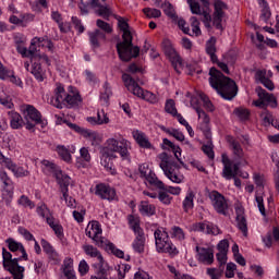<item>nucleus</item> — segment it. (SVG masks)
<instances>
[{
  "label": "nucleus",
  "instance_id": "obj_1",
  "mask_svg": "<svg viewBox=\"0 0 279 279\" xmlns=\"http://www.w3.org/2000/svg\"><path fill=\"white\" fill-rule=\"evenodd\" d=\"M130 149H132V143L125 138L116 140L109 138L106 142V147L101 149V165L110 171L111 175L117 173L114 170V166L112 165V160L117 159V155L120 154L122 160H130Z\"/></svg>",
  "mask_w": 279,
  "mask_h": 279
},
{
  "label": "nucleus",
  "instance_id": "obj_2",
  "mask_svg": "<svg viewBox=\"0 0 279 279\" xmlns=\"http://www.w3.org/2000/svg\"><path fill=\"white\" fill-rule=\"evenodd\" d=\"M118 21V27H120L122 35V41L118 43L116 46L118 56L122 62H130L132 58H138L141 53V48L132 44L133 37L132 32H130V24L119 15H113Z\"/></svg>",
  "mask_w": 279,
  "mask_h": 279
},
{
  "label": "nucleus",
  "instance_id": "obj_3",
  "mask_svg": "<svg viewBox=\"0 0 279 279\" xmlns=\"http://www.w3.org/2000/svg\"><path fill=\"white\" fill-rule=\"evenodd\" d=\"M209 75V84L211 88L217 90L222 99L232 101V99L236 97L239 87L236 86V82H234V80L223 75V73L217 70V68H210Z\"/></svg>",
  "mask_w": 279,
  "mask_h": 279
},
{
  "label": "nucleus",
  "instance_id": "obj_4",
  "mask_svg": "<svg viewBox=\"0 0 279 279\" xmlns=\"http://www.w3.org/2000/svg\"><path fill=\"white\" fill-rule=\"evenodd\" d=\"M122 81L125 88H128L130 93L135 95V97L144 99V101H148V104H158V97H156L154 93L149 90H144L142 87L138 86V82H141V78L124 73L122 74Z\"/></svg>",
  "mask_w": 279,
  "mask_h": 279
},
{
  "label": "nucleus",
  "instance_id": "obj_5",
  "mask_svg": "<svg viewBox=\"0 0 279 279\" xmlns=\"http://www.w3.org/2000/svg\"><path fill=\"white\" fill-rule=\"evenodd\" d=\"M155 245L159 254H169L170 256H178L180 253L173 242L169 241V233L157 229L154 233Z\"/></svg>",
  "mask_w": 279,
  "mask_h": 279
},
{
  "label": "nucleus",
  "instance_id": "obj_6",
  "mask_svg": "<svg viewBox=\"0 0 279 279\" xmlns=\"http://www.w3.org/2000/svg\"><path fill=\"white\" fill-rule=\"evenodd\" d=\"M24 121H25V128L26 130H29L31 132H35L36 125H41V128H45L47 123L43 121V114L36 107L32 105H25L22 108Z\"/></svg>",
  "mask_w": 279,
  "mask_h": 279
},
{
  "label": "nucleus",
  "instance_id": "obj_7",
  "mask_svg": "<svg viewBox=\"0 0 279 279\" xmlns=\"http://www.w3.org/2000/svg\"><path fill=\"white\" fill-rule=\"evenodd\" d=\"M159 158L161 160L159 167L162 169L165 175H167L171 182L180 184L182 182V175L178 174L180 173V165L175 161L169 160V155L167 153L160 154Z\"/></svg>",
  "mask_w": 279,
  "mask_h": 279
},
{
  "label": "nucleus",
  "instance_id": "obj_8",
  "mask_svg": "<svg viewBox=\"0 0 279 279\" xmlns=\"http://www.w3.org/2000/svg\"><path fill=\"white\" fill-rule=\"evenodd\" d=\"M21 257L12 258V253H10L5 247L2 248V265L5 271L15 275V279L25 278V267L19 265Z\"/></svg>",
  "mask_w": 279,
  "mask_h": 279
},
{
  "label": "nucleus",
  "instance_id": "obj_9",
  "mask_svg": "<svg viewBox=\"0 0 279 279\" xmlns=\"http://www.w3.org/2000/svg\"><path fill=\"white\" fill-rule=\"evenodd\" d=\"M58 184L60 185L63 199L70 208H75V198L69 197V184H71V177L64 174L62 170L54 172Z\"/></svg>",
  "mask_w": 279,
  "mask_h": 279
},
{
  "label": "nucleus",
  "instance_id": "obj_10",
  "mask_svg": "<svg viewBox=\"0 0 279 279\" xmlns=\"http://www.w3.org/2000/svg\"><path fill=\"white\" fill-rule=\"evenodd\" d=\"M223 10H228V4L221 0L214 1V13H213V25L215 26L220 34H223L226 29L223 27V16H226V12Z\"/></svg>",
  "mask_w": 279,
  "mask_h": 279
},
{
  "label": "nucleus",
  "instance_id": "obj_11",
  "mask_svg": "<svg viewBox=\"0 0 279 279\" xmlns=\"http://www.w3.org/2000/svg\"><path fill=\"white\" fill-rule=\"evenodd\" d=\"M206 53L210 57V60L214 64H217L223 73L227 75H230V69L228 68V64L219 61L217 58V38L215 36L210 37L206 41Z\"/></svg>",
  "mask_w": 279,
  "mask_h": 279
},
{
  "label": "nucleus",
  "instance_id": "obj_12",
  "mask_svg": "<svg viewBox=\"0 0 279 279\" xmlns=\"http://www.w3.org/2000/svg\"><path fill=\"white\" fill-rule=\"evenodd\" d=\"M83 250L87 256L97 258L98 264L93 265V267H98L97 276H99V274H108V264L104 260V256H101V252H99V250L95 248L93 245H85L83 246Z\"/></svg>",
  "mask_w": 279,
  "mask_h": 279
},
{
  "label": "nucleus",
  "instance_id": "obj_13",
  "mask_svg": "<svg viewBox=\"0 0 279 279\" xmlns=\"http://www.w3.org/2000/svg\"><path fill=\"white\" fill-rule=\"evenodd\" d=\"M256 93L259 97L258 100L254 101V106H256V108H263L264 110H267V105L265 104V101H267V104H269L271 108H278V100L276 99V96H274V94L267 93V90H265L263 87H257Z\"/></svg>",
  "mask_w": 279,
  "mask_h": 279
},
{
  "label": "nucleus",
  "instance_id": "obj_14",
  "mask_svg": "<svg viewBox=\"0 0 279 279\" xmlns=\"http://www.w3.org/2000/svg\"><path fill=\"white\" fill-rule=\"evenodd\" d=\"M209 199L213 202L214 209L218 215H223L228 217V202L226 201V196L223 194L213 191L209 193Z\"/></svg>",
  "mask_w": 279,
  "mask_h": 279
},
{
  "label": "nucleus",
  "instance_id": "obj_15",
  "mask_svg": "<svg viewBox=\"0 0 279 279\" xmlns=\"http://www.w3.org/2000/svg\"><path fill=\"white\" fill-rule=\"evenodd\" d=\"M222 165H223V170H222V178L225 180H232L235 175H241V161H238L233 163V169H232V161L228 156L222 155Z\"/></svg>",
  "mask_w": 279,
  "mask_h": 279
},
{
  "label": "nucleus",
  "instance_id": "obj_16",
  "mask_svg": "<svg viewBox=\"0 0 279 279\" xmlns=\"http://www.w3.org/2000/svg\"><path fill=\"white\" fill-rule=\"evenodd\" d=\"M197 260L202 265H213L215 263V252L210 247L196 246Z\"/></svg>",
  "mask_w": 279,
  "mask_h": 279
},
{
  "label": "nucleus",
  "instance_id": "obj_17",
  "mask_svg": "<svg viewBox=\"0 0 279 279\" xmlns=\"http://www.w3.org/2000/svg\"><path fill=\"white\" fill-rule=\"evenodd\" d=\"M194 232H203V234H214L217 236V234L221 233V230L217 228V226L210 223V222H197L193 225Z\"/></svg>",
  "mask_w": 279,
  "mask_h": 279
},
{
  "label": "nucleus",
  "instance_id": "obj_18",
  "mask_svg": "<svg viewBox=\"0 0 279 279\" xmlns=\"http://www.w3.org/2000/svg\"><path fill=\"white\" fill-rule=\"evenodd\" d=\"M227 143H229V149H231L236 160H243V158H245V153L243 151L241 143L236 141L232 135L227 136Z\"/></svg>",
  "mask_w": 279,
  "mask_h": 279
},
{
  "label": "nucleus",
  "instance_id": "obj_19",
  "mask_svg": "<svg viewBox=\"0 0 279 279\" xmlns=\"http://www.w3.org/2000/svg\"><path fill=\"white\" fill-rule=\"evenodd\" d=\"M95 193L100 199H108L109 202H112V199L117 197V192L114 191V189L107 186L106 184L96 185Z\"/></svg>",
  "mask_w": 279,
  "mask_h": 279
},
{
  "label": "nucleus",
  "instance_id": "obj_20",
  "mask_svg": "<svg viewBox=\"0 0 279 279\" xmlns=\"http://www.w3.org/2000/svg\"><path fill=\"white\" fill-rule=\"evenodd\" d=\"M235 221L238 223L239 230H241L244 236H247V219H245V209L243 206L235 207Z\"/></svg>",
  "mask_w": 279,
  "mask_h": 279
},
{
  "label": "nucleus",
  "instance_id": "obj_21",
  "mask_svg": "<svg viewBox=\"0 0 279 279\" xmlns=\"http://www.w3.org/2000/svg\"><path fill=\"white\" fill-rule=\"evenodd\" d=\"M90 231L94 233L93 241H95L98 247L105 246L108 239L101 236V227L98 221H92Z\"/></svg>",
  "mask_w": 279,
  "mask_h": 279
},
{
  "label": "nucleus",
  "instance_id": "obj_22",
  "mask_svg": "<svg viewBox=\"0 0 279 279\" xmlns=\"http://www.w3.org/2000/svg\"><path fill=\"white\" fill-rule=\"evenodd\" d=\"M89 43L94 49H99L101 47V40H106V33L100 29H95L94 32L88 33Z\"/></svg>",
  "mask_w": 279,
  "mask_h": 279
},
{
  "label": "nucleus",
  "instance_id": "obj_23",
  "mask_svg": "<svg viewBox=\"0 0 279 279\" xmlns=\"http://www.w3.org/2000/svg\"><path fill=\"white\" fill-rule=\"evenodd\" d=\"M56 98L52 100V105L56 106V108L62 109V102L66 101V92L64 90V87L61 84L57 85V88L54 89Z\"/></svg>",
  "mask_w": 279,
  "mask_h": 279
},
{
  "label": "nucleus",
  "instance_id": "obj_24",
  "mask_svg": "<svg viewBox=\"0 0 279 279\" xmlns=\"http://www.w3.org/2000/svg\"><path fill=\"white\" fill-rule=\"evenodd\" d=\"M104 250H106V252H110L111 254H113V256H117V258H124L125 260H130V255L125 256V253L119 248H117V246L114 245V243L110 242L107 240V243H105Z\"/></svg>",
  "mask_w": 279,
  "mask_h": 279
},
{
  "label": "nucleus",
  "instance_id": "obj_25",
  "mask_svg": "<svg viewBox=\"0 0 279 279\" xmlns=\"http://www.w3.org/2000/svg\"><path fill=\"white\" fill-rule=\"evenodd\" d=\"M104 250H106V252H110L111 254H113V256H117V258H124L125 260H130V255L125 256V253L119 248H117V246L114 245V243L110 242L107 240V243H105Z\"/></svg>",
  "mask_w": 279,
  "mask_h": 279
},
{
  "label": "nucleus",
  "instance_id": "obj_26",
  "mask_svg": "<svg viewBox=\"0 0 279 279\" xmlns=\"http://www.w3.org/2000/svg\"><path fill=\"white\" fill-rule=\"evenodd\" d=\"M9 117L12 130H21L25 125V121H23V117L19 112L9 111Z\"/></svg>",
  "mask_w": 279,
  "mask_h": 279
},
{
  "label": "nucleus",
  "instance_id": "obj_27",
  "mask_svg": "<svg viewBox=\"0 0 279 279\" xmlns=\"http://www.w3.org/2000/svg\"><path fill=\"white\" fill-rule=\"evenodd\" d=\"M133 138L136 141L140 147H144L145 149H151V143H149V140H147L145 133L141 131H133Z\"/></svg>",
  "mask_w": 279,
  "mask_h": 279
},
{
  "label": "nucleus",
  "instance_id": "obj_28",
  "mask_svg": "<svg viewBox=\"0 0 279 279\" xmlns=\"http://www.w3.org/2000/svg\"><path fill=\"white\" fill-rule=\"evenodd\" d=\"M69 90L72 94L66 95L65 101H66L69 108H76V106H80V104H82V96H80L78 94H75L73 92V86H70Z\"/></svg>",
  "mask_w": 279,
  "mask_h": 279
},
{
  "label": "nucleus",
  "instance_id": "obj_29",
  "mask_svg": "<svg viewBox=\"0 0 279 279\" xmlns=\"http://www.w3.org/2000/svg\"><path fill=\"white\" fill-rule=\"evenodd\" d=\"M132 247L137 254H143L145 252V233H140L135 236Z\"/></svg>",
  "mask_w": 279,
  "mask_h": 279
},
{
  "label": "nucleus",
  "instance_id": "obj_30",
  "mask_svg": "<svg viewBox=\"0 0 279 279\" xmlns=\"http://www.w3.org/2000/svg\"><path fill=\"white\" fill-rule=\"evenodd\" d=\"M140 213L145 217H151L156 215V206L149 204L147 201H142L140 205Z\"/></svg>",
  "mask_w": 279,
  "mask_h": 279
},
{
  "label": "nucleus",
  "instance_id": "obj_31",
  "mask_svg": "<svg viewBox=\"0 0 279 279\" xmlns=\"http://www.w3.org/2000/svg\"><path fill=\"white\" fill-rule=\"evenodd\" d=\"M163 145L170 147L171 151L174 154V158H177L180 165H184V161L180 158V156H182V148H180V146H175L169 138H163Z\"/></svg>",
  "mask_w": 279,
  "mask_h": 279
},
{
  "label": "nucleus",
  "instance_id": "obj_32",
  "mask_svg": "<svg viewBox=\"0 0 279 279\" xmlns=\"http://www.w3.org/2000/svg\"><path fill=\"white\" fill-rule=\"evenodd\" d=\"M145 180L150 184V186H156V189H160V191H165V183L156 177V173L149 172Z\"/></svg>",
  "mask_w": 279,
  "mask_h": 279
},
{
  "label": "nucleus",
  "instance_id": "obj_33",
  "mask_svg": "<svg viewBox=\"0 0 279 279\" xmlns=\"http://www.w3.org/2000/svg\"><path fill=\"white\" fill-rule=\"evenodd\" d=\"M129 225L135 234H145L143 228H141V220L133 215L129 216Z\"/></svg>",
  "mask_w": 279,
  "mask_h": 279
},
{
  "label": "nucleus",
  "instance_id": "obj_34",
  "mask_svg": "<svg viewBox=\"0 0 279 279\" xmlns=\"http://www.w3.org/2000/svg\"><path fill=\"white\" fill-rule=\"evenodd\" d=\"M31 73L37 78L38 82H44L45 76L43 73V66L37 61H34Z\"/></svg>",
  "mask_w": 279,
  "mask_h": 279
},
{
  "label": "nucleus",
  "instance_id": "obj_35",
  "mask_svg": "<svg viewBox=\"0 0 279 279\" xmlns=\"http://www.w3.org/2000/svg\"><path fill=\"white\" fill-rule=\"evenodd\" d=\"M194 199H195V193H193V191H190L183 201V210L185 213H189V210L193 209Z\"/></svg>",
  "mask_w": 279,
  "mask_h": 279
},
{
  "label": "nucleus",
  "instance_id": "obj_36",
  "mask_svg": "<svg viewBox=\"0 0 279 279\" xmlns=\"http://www.w3.org/2000/svg\"><path fill=\"white\" fill-rule=\"evenodd\" d=\"M161 10H163L166 16H169V19H178V15H175V10L173 9V4L170 2H163L160 5Z\"/></svg>",
  "mask_w": 279,
  "mask_h": 279
},
{
  "label": "nucleus",
  "instance_id": "obj_37",
  "mask_svg": "<svg viewBox=\"0 0 279 279\" xmlns=\"http://www.w3.org/2000/svg\"><path fill=\"white\" fill-rule=\"evenodd\" d=\"M47 223L48 226H50V228L53 230L54 234H57V236H63L64 235V229L61 227L60 223L54 222L53 218H47Z\"/></svg>",
  "mask_w": 279,
  "mask_h": 279
},
{
  "label": "nucleus",
  "instance_id": "obj_38",
  "mask_svg": "<svg viewBox=\"0 0 279 279\" xmlns=\"http://www.w3.org/2000/svg\"><path fill=\"white\" fill-rule=\"evenodd\" d=\"M161 130L166 132V134H169V136H173V138H175L177 141H180L181 143L182 141H184V133L180 132L177 129L161 128Z\"/></svg>",
  "mask_w": 279,
  "mask_h": 279
},
{
  "label": "nucleus",
  "instance_id": "obj_39",
  "mask_svg": "<svg viewBox=\"0 0 279 279\" xmlns=\"http://www.w3.org/2000/svg\"><path fill=\"white\" fill-rule=\"evenodd\" d=\"M96 14H98V16H102L105 21H110V16H112V9L100 5L99 9L96 11Z\"/></svg>",
  "mask_w": 279,
  "mask_h": 279
},
{
  "label": "nucleus",
  "instance_id": "obj_40",
  "mask_svg": "<svg viewBox=\"0 0 279 279\" xmlns=\"http://www.w3.org/2000/svg\"><path fill=\"white\" fill-rule=\"evenodd\" d=\"M57 151L64 162H71V151L65 146H57Z\"/></svg>",
  "mask_w": 279,
  "mask_h": 279
},
{
  "label": "nucleus",
  "instance_id": "obj_41",
  "mask_svg": "<svg viewBox=\"0 0 279 279\" xmlns=\"http://www.w3.org/2000/svg\"><path fill=\"white\" fill-rule=\"evenodd\" d=\"M5 243L8 244L10 252H21V248L23 247V243L16 242L12 238L7 239Z\"/></svg>",
  "mask_w": 279,
  "mask_h": 279
},
{
  "label": "nucleus",
  "instance_id": "obj_42",
  "mask_svg": "<svg viewBox=\"0 0 279 279\" xmlns=\"http://www.w3.org/2000/svg\"><path fill=\"white\" fill-rule=\"evenodd\" d=\"M190 10L192 14H197L198 16H202V5H199V2L197 0H186Z\"/></svg>",
  "mask_w": 279,
  "mask_h": 279
},
{
  "label": "nucleus",
  "instance_id": "obj_43",
  "mask_svg": "<svg viewBox=\"0 0 279 279\" xmlns=\"http://www.w3.org/2000/svg\"><path fill=\"white\" fill-rule=\"evenodd\" d=\"M143 12L146 14L147 19H160V16H162V12L158 9L145 8Z\"/></svg>",
  "mask_w": 279,
  "mask_h": 279
},
{
  "label": "nucleus",
  "instance_id": "obj_44",
  "mask_svg": "<svg viewBox=\"0 0 279 279\" xmlns=\"http://www.w3.org/2000/svg\"><path fill=\"white\" fill-rule=\"evenodd\" d=\"M165 111L168 114H172V117H175V114H178V109L175 108V100L168 99L166 101Z\"/></svg>",
  "mask_w": 279,
  "mask_h": 279
},
{
  "label": "nucleus",
  "instance_id": "obj_45",
  "mask_svg": "<svg viewBox=\"0 0 279 279\" xmlns=\"http://www.w3.org/2000/svg\"><path fill=\"white\" fill-rule=\"evenodd\" d=\"M39 56L40 52H38V48H36V41L33 40L28 48V58H31L33 61H38Z\"/></svg>",
  "mask_w": 279,
  "mask_h": 279
},
{
  "label": "nucleus",
  "instance_id": "obj_46",
  "mask_svg": "<svg viewBox=\"0 0 279 279\" xmlns=\"http://www.w3.org/2000/svg\"><path fill=\"white\" fill-rule=\"evenodd\" d=\"M198 129L203 132L207 141L213 138V133H210V122L199 123Z\"/></svg>",
  "mask_w": 279,
  "mask_h": 279
},
{
  "label": "nucleus",
  "instance_id": "obj_47",
  "mask_svg": "<svg viewBox=\"0 0 279 279\" xmlns=\"http://www.w3.org/2000/svg\"><path fill=\"white\" fill-rule=\"evenodd\" d=\"M207 275L210 277V279H221V276H223V267L207 268Z\"/></svg>",
  "mask_w": 279,
  "mask_h": 279
},
{
  "label": "nucleus",
  "instance_id": "obj_48",
  "mask_svg": "<svg viewBox=\"0 0 279 279\" xmlns=\"http://www.w3.org/2000/svg\"><path fill=\"white\" fill-rule=\"evenodd\" d=\"M97 27L104 32V34H112V26L108 22H104L102 20L96 21Z\"/></svg>",
  "mask_w": 279,
  "mask_h": 279
},
{
  "label": "nucleus",
  "instance_id": "obj_49",
  "mask_svg": "<svg viewBox=\"0 0 279 279\" xmlns=\"http://www.w3.org/2000/svg\"><path fill=\"white\" fill-rule=\"evenodd\" d=\"M192 32L195 36H202V29L199 28V20L196 16L191 17Z\"/></svg>",
  "mask_w": 279,
  "mask_h": 279
},
{
  "label": "nucleus",
  "instance_id": "obj_50",
  "mask_svg": "<svg viewBox=\"0 0 279 279\" xmlns=\"http://www.w3.org/2000/svg\"><path fill=\"white\" fill-rule=\"evenodd\" d=\"M269 19H271V9L268 7H262V13L259 15V21H264V23H269Z\"/></svg>",
  "mask_w": 279,
  "mask_h": 279
},
{
  "label": "nucleus",
  "instance_id": "obj_51",
  "mask_svg": "<svg viewBox=\"0 0 279 279\" xmlns=\"http://www.w3.org/2000/svg\"><path fill=\"white\" fill-rule=\"evenodd\" d=\"M37 213L40 217H43L44 219H53V217H50V213H49V208H47V205L41 204L40 206L37 207Z\"/></svg>",
  "mask_w": 279,
  "mask_h": 279
},
{
  "label": "nucleus",
  "instance_id": "obj_52",
  "mask_svg": "<svg viewBox=\"0 0 279 279\" xmlns=\"http://www.w3.org/2000/svg\"><path fill=\"white\" fill-rule=\"evenodd\" d=\"M172 239H178L179 241H184V230L180 227H172L171 229Z\"/></svg>",
  "mask_w": 279,
  "mask_h": 279
},
{
  "label": "nucleus",
  "instance_id": "obj_53",
  "mask_svg": "<svg viewBox=\"0 0 279 279\" xmlns=\"http://www.w3.org/2000/svg\"><path fill=\"white\" fill-rule=\"evenodd\" d=\"M234 114H236L241 121H247L250 119V110L247 109L236 108Z\"/></svg>",
  "mask_w": 279,
  "mask_h": 279
},
{
  "label": "nucleus",
  "instance_id": "obj_54",
  "mask_svg": "<svg viewBox=\"0 0 279 279\" xmlns=\"http://www.w3.org/2000/svg\"><path fill=\"white\" fill-rule=\"evenodd\" d=\"M199 98L203 100L204 108H206V110H209V112H213L215 110V107L213 106L210 98H208V96H206V94L201 93Z\"/></svg>",
  "mask_w": 279,
  "mask_h": 279
},
{
  "label": "nucleus",
  "instance_id": "obj_55",
  "mask_svg": "<svg viewBox=\"0 0 279 279\" xmlns=\"http://www.w3.org/2000/svg\"><path fill=\"white\" fill-rule=\"evenodd\" d=\"M78 134H82L85 138H90V141H97L98 136L97 133L92 132L88 129H82L78 131Z\"/></svg>",
  "mask_w": 279,
  "mask_h": 279
},
{
  "label": "nucleus",
  "instance_id": "obj_56",
  "mask_svg": "<svg viewBox=\"0 0 279 279\" xmlns=\"http://www.w3.org/2000/svg\"><path fill=\"white\" fill-rule=\"evenodd\" d=\"M98 125H104L107 123H110V118H108V114L104 110L97 112V119H96Z\"/></svg>",
  "mask_w": 279,
  "mask_h": 279
},
{
  "label": "nucleus",
  "instance_id": "obj_57",
  "mask_svg": "<svg viewBox=\"0 0 279 279\" xmlns=\"http://www.w3.org/2000/svg\"><path fill=\"white\" fill-rule=\"evenodd\" d=\"M202 149L210 160H215V150H213V142H209V144L207 145H203Z\"/></svg>",
  "mask_w": 279,
  "mask_h": 279
},
{
  "label": "nucleus",
  "instance_id": "obj_58",
  "mask_svg": "<svg viewBox=\"0 0 279 279\" xmlns=\"http://www.w3.org/2000/svg\"><path fill=\"white\" fill-rule=\"evenodd\" d=\"M0 104L9 110L14 108V102H12V98L10 96H0Z\"/></svg>",
  "mask_w": 279,
  "mask_h": 279
},
{
  "label": "nucleus",
  "instance_id": "obj_59",
  "mask_svg": "<svg viewBox=\"0 0 279 279\" xmlns=\"http://www.w3.org/2000/svg\"><path fill=\"white\" fill-rule=\"evenodd\" d=\"M216 258L219 263V267L221 269V267H226V263H228V253H223V252H219L216 254Z\"/></svg>",
  "mask_w": 279,
  "mask_h": 279
},
{
  "label": "nucleus",
  "instance_id": "obj_60",
  "mask_svg": "<svg viewBox=\"0 0 279 279\" xmlns=\"http://www.w3.org/2000/svg\"><path fill=\"white\" fill-rule=\"evenodd\" d=\"M196 113L198 114V119L202 121L201 123H210V117H208L204 109L196 107Z\"/></svg>",
  "mask_w": 279,
  "mask_h": 279
},
{
  "label": "nucleus",
  "instance_id": "obj_61",
  "mask_svg": "<svg viewBox=\"0 0 279 279\" xmlns=\"http://www.w3.org/2000/svg\"><path fill=\"white\" fill-rule=\"evenodd\" d=\"M260 118L263 119V123L264 125H271V112H269V110L265 109L262 113H260Z\"/></svg>",
  "mask_w": 279,
  "mask_h": 279
},
{
  "label": "nucleus",
  "instance_id": "obj_62",
  "mask_svg": "<svg viewBox=\"0 0 279 279\" xmlns=\"http://www.w3.org/2000/svg\"><path fill=\"white\" fill-rule=\"evenodd\" d=\"M158 199H159V202H161V204L169 206V204H171V201L173 199V197H171L169 194H167V192H159Z\"/></svg>",
  "mask_w": 279,
  "mask_h": 279
},
{
  "label": "nucleus",
  "instance_id": "obj_63",
  "mask_svg": "<svg viewBox=\"0 0 279 279\" xmlns=\"http://www.w3.org/2000/svg\"><path fill=\"white\" fill-rule=\"evenodd\" d=\"M72 23L78 34H84L86 28L82 25V20H78L77 16H72Z\"/></svg>",
  "mask_w": 279,
  "mask_h": 279
},
{
  "label": "nucleus",
  "instance_id": "obj_64",
  "mask_svg": "<svg viewBox=\"0 0 279 279\" xmlns=\"http://www.w3.org/2000/svg\"><path fill=\"white\" fill-rule=\"evenodd\" d=\"M90 267L88 266V263H86V259H83L78 264V271L81 276H86L88 274Z\"/></svg>",
  "mask_w": 279,
  "mask_h": 279
}]
</instances>
